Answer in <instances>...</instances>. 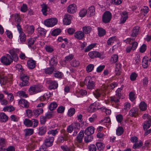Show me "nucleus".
<instances>
[{
    "instance_id": "obj_49",
    "label": "nucleus",
    "mask_w": 151,
    "mask_h": 151,
    "mask_svg": "<svg viewBox=\"0 0 151 151\" xmlns=\"http://www.w3.org/2000/svg\"><path fill=\"white\" fill-rule=\"evenodd\" d=\"M53 75L54 76L57 78H61L62 77V73L58 71H54Z\"/></svg>"
},
{
    "instance_id": "obj_24",
    "label": "nucleus",
    "mask_w": 151,
    "mask_h": 151,
    "mask_svg": "<svg viewBox=\"0 0 151 151\" xmlns=\"http://www.w3.org/2000/svg\"><path fill=\"white\" fill-rule=\"evenodd\" d=\"M82 29L84 34H87L91 32L92 28L89 26H84L83 27Z\"/></svg>"
},
{
    "instance_id": "obj_6",
    "label": "nucleus",
    "mask_w": 151,
    "mask_h": 151,
    "mask_svg": "<svg viewBox=\"0 0 151 151\" xmlns=\"http://www.w3.org/2000/svg\"><path fill=\"white\" fill-rule=\"evenodd\" d=\"M88 55L91 59L97 58L101 59H103L104 58V57L102 54L97 51H92L90 52H89Z\"/></svg>"
},
{
    "instance_id": "obj_35",
    "label": "nucleus",
    "mask_w": 151,
    "mask_h": 151,
    "mask_svg": "<svg viewBox=\"0 0 151 151\" xmlns=\"http://www.w3.org/2000/svg\"><path fill=\"white\" fill-rule=\"evenodd\" d=\"M98 35L99 37H102L104 36L106 34V31L103 29L101 28L98 27Z\"/></svg>"
},
{
    "instance_id": "obj_43",
    "label": "nucleus",
    "mask_w": 151,
    "mask_h": 151,
    "mask_svg": "<svg viewBox=\"0 0 151 151\" xmlns=\"http://www.w3.org/2000/svg\"><path fill=\"white\" fill-rule=\"evenodd\" d=\"M96 146L98 149L100 151L103 150L105 146L104 145L103 143L99 142L96 143Z\"/></svg>"
},
{
    "instance_id": "obj_5",
    "label": "nucleus",
    "mask_w": 151,
    "mask_h": 151,
    "mask_svg": "<svg viewBox=\"0 0 151 151\" xmlns=\"http://www.w3.org/2000/svg\"><path fill=\"white\" fill-rule=\"evenodd\" d=\"M19 50L18 49H13L9 51V53L11 55V56L15 62L18 61L19 58L17 53L19 52Z\"/></svg>"
},
{
    "instance_id": "obj_63",
    "label": "nucleus",
    "mask_w": 151,
    "mask_h": 151,
    "mask_svg": "<svg viewBox=\"0 0 151 151\" xmlns=\"http://www.w3.org/2000/svg\"><path fill=\"white\" fill-rule=\"evenodd\" d=\"M34 27L33 25L30 26L28 27L27 31L30 33H32L34 31Z\"/></svg>"
},
{
    "instance_id": "obj_21",
    "label": "nucleus",
    "mask_w": 151,
    "mask_h": 151,
    "mask_svg": "<svg viewBox=\"0 0 151 151\" xmlns=\"http://www.w3.org/2000/svg\"><path fill=\"white\" fill-rule=\"evenodd\" d=\"M27 64L28 67L30 69H34L35 66V61L32 60H28Z\"/></svg>"
},
{
    "instance_id": "obj_12",
    "label": "nucleus",
    "mask_w": 151,
    "mask_h": 151,
    "mask_svg": "<svg viewBox=\"0 0 151 151\" xmlns=\"http://www.w3.org/2000/svg\"><path fill=\"white\" fill-rule=\"evenodd\" d=\"M19 104L23 108H27L29 106V103L27 101L23 99H21L19 101Z\"/></svg>"
},
{
    "instance_id": "obj_30",
    "label": "nucleus",
    "mask_w": 151,
    "mask_h": 151,
    "mask_svg": "<svg viewBox=\"0 0 151 151\" xmlns=\"http://www.w3.org/2000/svg\"><path fill=\"white\" fill-rule=\"evenodd\" d=\"M61 30L59 28H57L53 30L51 32V34L53 36H56L58 35L61 32Z\"/></svg>"
},
{
    "instance_id": "obj_60",
    "label": "nucleus",
    "mask_w": 151,
    "mask_h": 151,
    "mask_svg": "<svg viewBox=\"0 0 151 151\" xmlns=\"http://www.w3.org/2000/svg\"><path fill=\"white\" fill-rule=\"evenodd\" d=\"M115 39H116L115 37H112L109 38L107 42L108 45H111L112 43H114Z\"/></svg>"
},
{
    "instance_id": "obj_54",
    "label": "nucleus",
    "mask_w": 151,
    "mask_h": 151,
    "mask_svg": "<svg viewBox=\"0 0 151 151\" xmlns=\"http://www.w3.org/2000/svg\"><path fill=\"white\" fill-rule=\"evenodd\" d=\"M73 58V56L72 54H70L68 56H66L65 58V63L69 62Z\"/></svg>"
},
{
    "instance_id": "obj_23",
    "label": "nucleus",
    "mask_w": 151,
    "mask_h": 151,
    "mask_svg": "<svg viewBox=\"0 0 151 151\" xmlns=\"http://www.w3.org/2000/svg\"><path fill=\"white\" fill-rule=\"evenodd\" d=\"M147 105L144 101L141 102L139 105V108L140 110L142 111H146L147 109Z\"/></svg>"
},
{
    "instance_id": "obj_9",
    "label": "nucleus",
    "mask_w": 151,
    "mask_h": 151,
    "mask_svg": "<svg viewBox=\"0 0 151 151\" xmlns=\"http://www.w3.org/2000/svg\"><path fill=\"white\" fill-rule=\"evenodd\" d=\"M84 136V131L81 130L78 134L76 139L77 143L81 144L83 142V139Z\"/></svg>"
},
{
    "instance_id": "obj_2",
    "label": "nucleus",
    "mask_w": 151,
    "mask_h": 151,
    "mask_svg": "<svg viewBox=\"0 0 151 151\" xmlns=\"http://www.w3.org/2000/svg\"><path fill=\"white\" fill-rule=\"evenodd\" d=\"M0 60L3 64L5 65H10L13 60L11 56L9 54H6L2 57Z\"/></svg>"
},
{
    "instance_id": "obj_59",
    "label": "nucleus",
    "mask_w": 151,
    "mask_h": 151,
    "mask_svg": "<svg viewBox=\"0 0 151 151\" xmlns=\"http://www.w3.org/2000/svg\"><path fill=\"white\" fill-rule=\"evenodd\" d=\"M58 129H56L55 130H51L49 131L47 133L49 134H52L53 136H55L56 134L58 133Z\"/></svg>"
},
{
    "instance_id": "obj_32",
    "label": "nucleus",
    "mask_w": 151,
    "mask_h": 151,
    "mask_svg": "<svg viewBox=\"0 0 151 151\" xmlns=\"http://www.w3.org/2000/svg\"><path fill=\"white\" fill-rule=\"evenodd\" d=\"M88 12L90 13V16H93L95 14V8L94 6H91L89 8Z\"/></svg>"
},
{
    "instance_id": "obj_28",
    "label": "nucleus",
    "mask_w": 151,
    "mask_h": 151,
    "mask_svg": "<svg viewBox=\"0 0 151 151\" xmlns=\"http://www.w3.org/2000/svg\"><path fill=\"white\" fill-rule=\"evenodd\" d=\"M54 69V67L51 66L50 67L47 68L45 70V73L46 74L50 75L53 73Z\"/></svg>"
},
{
    "instance_id": "obj_53",
    "label": "nucleus",
    "mask_w": 151,
    "mask_h": 151,
    "mask_svg": "<svg viewBox=\"0 0 151 151\" xmlns=\"http://www.w3.org/2000/svg\"><path fill=\"white\" fill-rule=\"evenodd\" d=\"M100 109L101 111L105 112L107 115H109L111 113V111L110 109H107L104 107L100 108Z\"/></svg>"
},
{
    "instance_id": "obj_56",
    "label": "nucleus",
    "mask_w": 151,
    "mask_h": 151,
    "mask_svg": "<svg viewBox=\"0 0 151 151\" xmlns=\"http://www.w3.org/2000/svg\"><path fill=\"white\" fill-rule=\"evenodd\" d=\"M87 12V10L83 9L81 10L79 12V15L80 17H83L86 14Z\"/></svg>"
},
{
    "instance_id": "obj_11",
    "label": "nucleus",
    "mask_w": 151,
    "mask_h": 151,
    "mask_svg": "<svg viewBox=\"0 0 151 151\" xmlns=\"http://www.w3.org/2000/svg\"><path fill=\"white\" fill-rule=\"evenodd\" d=\"M76 10V6L74 4L70 5L67 8V12L70 14H73L75 12Z\"/></svg>"
},
{
    "instance_id": "obj_52",
    "label": "nucleus",
    "mask_w": 151,
    "mask_h": 151,
    "mask_svg": "<svg viewBox=\"0 0 151 151\" xmlns=\"http://www.w3.org/2000/svg\"><path fill=\"white\" fill-rule=\"evenodd\" d=\"M35 39L34 38H30L27 40L28 46L32 48V45H33L35 41Z\"/></svg>"
},
{
    "instance_id": "obj_3",
    "label": "nucleus",
    "mask_w": 151,
    "mask_h": 151,
    "mask_svg": "<svg viewBox=\"0 0 151 151\" xmlns=\"http://www.w3.org/2000/svg\"><path fill=\"white\" fill-rule=\"evenodd\" d=\"M112 18V14L111 13L108 11L105 12L102 15V20L105 23L109 22Z\"/></svg>"
},
{
    "instance_id": "obj_36",
    "label": "nucleus",
    "mask_w": 151,
    "mask_h": 151,
    "mask_svg": "<svg viewBox=\"0 0 151 151\" xmlns=\"http://www.w3.org/2000/svg\"><path fill=\"white\" fill-rule=\"evenodd\" d=\"M24 132L25 136H27L32 134L33 133L34 130L32 129H27L25 130Z\"/></svg>"
},
{
    "instance_id": "obj_4",
    "label": "nucleus",
    "mask_w": 151,
    "mask_h": 151,
    "mask_svg": "<svg viewBox=\"0 0 151 151\" xmlns=\"http://www.w3.org/2000/svg\"><path fill=\"white\" fill-rule=\"evenodd\" d=\"M45 25L47 27H52L56 24L58 20L56 18H53L47 19L44 21Z\"/></svg>"
},
{
    "instance_id": "obj_50",
    "label": "nucleus",
    "mask_w": 151,
    "mask_h": 151,
    "mask_svg": "<svg viewBox=\"0 0 151 151\" xmlns=\"http://www.w3.org/2000/svg\"><path fill=\"white\" fill-rule=\"evenodd\" d=\"M96 45V43H93L89 45L84 50L85 52H87L89 51L92 48H93Z\"/></svg>"
},
{
    "instance_id": "obj_29",
    "label": "nucleus",
    "mask_w": 151,
    "mask_h": 151,
    "mask_svg": "<svg viewBox=\"0 0 151 151\" xmlns=\"http://www.w3.org/2000/svg\"><path fill=\"white\" fill-rule=\"evenodd\" d=\"M46 131V127L45 126H43L39 128V132L38 133L40 135H42L45 133Z\"/></svg>"
},
{
    "instance_id": "obj_40",
    "label": "nucleus",
    "mask_w": 151,
    "mask_h": 151,
    "mask_svg": "<svg viewBox=\"0 0 151 151\" xmlns=\"http://www.w3.org/2000/svg\"><path fill=\"white\" fill-rule=\"evenodd\" d=\"M58 106L57 104L55 102L51 103L49 106V108L50 111H52L56 108Z\"/></svg>"
},
{
    "instance_id": "obj_39",
    "label": "nucleus",
    "mask_w": 151,
    "mask_h": 151,
    "mask_svg": "<svg viewBox=\"0 0 151 151\" xmlns=\"http://www.w3.org/2000/svg\"><path fill=\"white\" fill-rule=\"evenodd\" d=\"M50 65L52 67L56 65L57 63V60L56 58H52L49 61Z\"/></svg>"
},
{
    "instance_id": "obj_27",
    "label": "nucleus",
    "mask_w": 151,
    "mask_h": 151,
    "mask_svg": "<svg viewBox=\"0 0 151 151\" xmlns=\"http://www.w3.org/2000/svg\"><path fill=\"white\" fill-rule=\"evenodd\" d=\"M86 135L84 138L85 142L87 143L91 142L93 139V136L92 135Z\"/></svg>"
},
{
    "instance_id": "obj_16",
    "label": "nucleus",
    "mask_w": 151,
    "mask_h": 151,
    "mask_svg": "<svg viewBox=\"0 0 151 151\" xmlns=\"http://www.w3.org/2000/svg\"><path fill=\"white\" fill-rule=\"evenodd\" d=\"M151 125V116H149L148 120H146L143 124V128L144 130H147L149 128Z\"/></svg>"
},
{
    "instance_id": "obj_31",
    "label": "nucleus",
    "mask_w": 151,
    "mask_h": 151,
    "mask_svg": "<svg viewBox=\"0 0 151 151\" xmlns=\"http://www.w3.org/2000/svg\"><path fill=\"white\" fill-rule=\"evenodd\" d=\"M102 92L101 90L97 89L93 92V93L95 97L98 98L100 96Z\"/></svg>"
},
{
    "instance_id": "obj_34",
    "label": "nucleus",
    "mask_w": 151,
    "mask_h": 151,
    "mask_svg": "<svg viewBox=\"0 0 151 151\" xmlns=\"http://www.w3.org/2000/svg\"><path fill=\"white\" fill-rule=\"evenodd\" d=\"M37 31L40 35L43 36L46 34L47 32L46 29L41 27H38L37 29Z\"/></svg>"
},
{
    "instance_id": "obj_61",
    "label": "nucleus",
    "mask_w": 151,
    "mask_h": 151,
    "mask_svg": "<svg viewBox=\"0 0 151 151\" xmlns=\"http://www.w3.org/2000/svg\"><path fill=\"white\" fill-rule=\"evenodd\" d=\"M137 76V74L135 73H133L130 76V78L132 81L135 80Z\"/></svg>"
},
{
    "instance_id": "obj_48",
    "label": "nucleus",
    "mask_w": 151,
    "mask_h": 151,
    "mask_svg": "<svg viewBox=\"0 0 151 151\" xmlns=\"http://www.w3.org/2000/svg\"><path fill=\"white\" fill-rule=\"evenodd\" d=\"M143 145V143L142 142L140 141L139 143H135L133 145V148L134 149H135L137 148H138L140 147H141Z\"/></svg>"
},
{
    "instance_id": "obj_33",
    "label": "nucleus",
    "mask_w": 151,
    "mask_h": 151,
    "mask_svg": "<svg viewBox=\"0 0 151 151\" xmlns=\"http://www.w3.org/2000/svg\"><path fill=\"white\" fill-rule=\"evenodd\" d=\"M17 95L20 97L24 98H27L28 96L27 94H26L25 92L23 91H18L17 93Z\"/></svg>"
},
{
    "instance_id": "obj_41",
    "label": "nucleus",
    "mask_w": 151,
    "mask_h": 151,
    "mask_svg": "<svg viewBox=\"0 0 151 151\" xmlns=\"http://www.w3.org/2000/svg\"><path fill=\"white\" fill-rule=\"evenodd\" d=\"M73 129L78 130L80 128V124L78 122H75L72 123L71 124Z\"/></svg>"
},
{
    "instance_id": "obj_7",
    "label": "nucleus",
    "mask_w": 151,
    "mask_h": 151,
    "mask_svg": "<svg viewBox=\"0 0 151 151\" xmlns=\"http://www.w3.org/2000/svg\"><path fill=\"white\" fill-rule=\"evenodd\" d=\"M54 137L50 136H48L46 137L44 140V144L47 147L52 146L54 141Z\"/></svg>"
},
{
    "instance_id": "obj_58",
    "label": "nucleus",
    "mask_w": 151,
    "mask_h": 151,
    "mask_svg": "<svg viewBox=\"0 0 151 151\" xmlns=\"http://www.w3.org/2000/svg\"><path fill=\"white\" fill-rule=\"evenodd\" d=\"M29 80H22V82L20 83L19 85L21 87L28 85L29 84Z\"/></svg>"
},
{
    "instance_id": "obj_55",
    "label": "nucleus",
    "mask_w": 151,
    "mask_h": 151,
    "mask_svg": "<svg viewBox=\"0 0 151 151\" xmlns=\"http://www.w3.org/2000/svg\"><path fill=\"white\" fill-rule=\"evenodd\" d=\"M16 69L18 70L19 71L22 72V73L24 72V69L22 68V65L19 64H17L15 66Z\"/></svg>"
},
{
    "instance_id": "obj_57",
    "label": "nucleus",
    "mask_w": 151,
    "mask_h": 151,
    "mask_svg": "<svg viewBox=\"0 0 151 151\" xmlns=\"http://www.w3.org/2000/svg\"><path fill=\"white\" fill-rule=\"evenodd\" d=\"M94 68V65L92 64H90L88 65L86 68V71L88 72H91L93 69Z\"/></svg>"
},
{
    "instance_id": "obj_10",
    "label": "nucleus",
    "mask_w": 151,
    "mask_h": 151,
    "mask_svg": "<svg viewBox=\"0 0 151 151\" xmlns=\"http://www.w3.org/2000/svg\"><path fill=\"white\" fill-rule=\"evenodd\" d=\"M129 116L135 117L138 116V110L137 108H133L130 109L129 112Z\"/></svg>"
},
{
    "instance_id": "obj_8",
    "label": "nucleus",
    "mask_w": 151,
    "mask_h": 151,
    "mask_svg": "<svg viewBox=\"0 0 151 151\" xmlns=\"http://www.w3.org/2000/svg\"><path fill=\"white\" fill-rule=\"evenodd\" d=\"M99 104L97 102H96L91 104L88 108V111L92 113L95 111L99 109Z\"/></svg>"
},
{
    "instance_id": "obj_13",
    "label": "nucleus",
    "mask_w": 151,
    "mask_h": 151,
    "mask_svg": "<svg viewBox=\"0 0 151 151\" xmlns=\"http://www.w3.org/2000/svg\"><path fill=\"white\" fill-rule=\"evenodd\" d=\"M71 15L68 14H66L64 16L63 21L64 24L65 25H69L71 23Z\"/></svg>"
},
{
    "instance_id": "obj_26",
    "label": "nucleus",
    "mask_w": 151,
    "mask_h": 151,
    "mask_svg": "<svg viewBox=\"0 0 151 151\" xmlns=\"http://www.w3.org/2000/svg\"><path fill=\"white\" fill-rule=\"evenodd\" d=\"M19 40L22 43L24 42L26 40V36L24 32L19 33Z\"/></svg>"
},
{
    "instance_id": "obj_44",
    "label": "nucleus",
    "mask_w": 151,
    "mask_h": 151,
    "mask_svg": "<svg viewBox=\"0 0 151 151\" xmlns=\"http://www.w3.org/2000/svg\"><path fill=\"white\" fill-rule=\"evenodd\" d=\"M75 109L73 108H71L68 111V114L69 116H71L75 113Z\"/></svg>"
},
{
    "instance_id": "obj_42",
    "label": "nucleus",
    "mask_w": 151,
    "mask_h": 151,
    "mask_svg": "<svg viewBox=\"0 0 151 151\" xmlns=\"http://www.w3.org/2000/svg\"><path fill=\"white\" fill-rule=\"evenodd\" d=\"M24 125L27 127L32 126V120H31L26 119H25L24 122Z\"/></svg>"
},
{
    "instance_id": "obj_62",
    "label": "nucleus",
    "mask_w": 151,
    "mask_h": 151,
    "mask_svg": "<svg viewBox=\"0 0 151 151\" xmlns=\"http://www.w3.org/2000/svg\"><path fill=\"white\" fill-rule=\"evenodd\" d=\"M47 7L46 5H45L42 6V11L43 13V14L45 16L47 15L46 12L47 11Z\"/></svg>"
},
{
    "instance_id": "obj_51",
    "label": "nucleus",
    "mask_w": 151,
    "mask_h": 151,
    "mask_svg": "<svg viewBox=\"0 0 151 151\" xmlns=\"http://www.w3.org/2000/svg\"><path fill=\"white\" fill-rule=\"evenodd\" d=\"M80 64L79 61L76 60H73L70 63L71 66L74 67H76L78 66Z\"/></svg>"
},
{
    "instance_id": "obj_20",
    "label": "nucleus",
    "mask_w": 151,
    "mask_h": 151,
    "mask_svg": "<svg viewBox=\"0 0 151 151\" xmlns=\"http://www.w3.org/2000/svg\"><path fill=\"white\" fill-rule=\"evenodd\" d=\"M121 65L119 63L116 64L115 73L116 75L119 76L120 75L121 73Z\"/></svg>"
},
{
    "instance_id": "obj_19",
    "label": "nucleus",
    "mask_w": 151,
    "mask_h": 151,
    "mask_svg": "<svg viewBox=\"0 0 151 151\" xmlns=\"http://www.w3.org/2000/svg\"><path fill=\"white\" fill-rule=\"evenodd\" d=\"M139 28V27L137 26L134 27L132 31L131 36L133 37H136L138 34Z\"/></svg>"
},
{
    "instance_id": "obj_25",
    "label": "nucleus",
    "mask_w": 151,
    "mask_h": 151,
    "mask_svg": "<svg viewBox=\"0 0 151 151\" xmlns=\"http://www.w3.org/2000/svg\"><path fill=\"white\" fill-rule=\"evenodd\" d=\"M34 114L36 117L38 116L39 115L43 112V109L41 108H37V109H35L34 111Z\"/></svg>"
},
{
    "instance_id": "obj_47",
    "label": "nucleus",
    "mask_w": 151,
    "mask_h": 151,
    "mask_svg": "<svg viewBox=\"0 0 151 151\" xmlns=\"http://www.w3.org/2000/svg\"><path fill=\"white\" fill-rule=\"evenodd\" d=\"M35 93L39 92L43 90L42 86L41 85H35Z\"/></svg>"
},
{
    "instance_id": "obj_15",
    "label": "nucleus",
    "mask_w": 151,
    "mask_h": 151,
    "mask_svg": "<svg viewBox=\"0 0 151 151\" xmlns=\"http://www.w3.org/2000/svg\"><path fill=\"white\" fill-rule=\"evenodd\" d=\"M48 83L50 84L49 88L50 90L55 89L58 87V84L55 81H52L50 80L48 81Z\"/></svg>"
},
{
    "instance_id": "obj_46",
    "label": "nucleus",
    "mask_w": 151,
    "mask_h": 151,
    "mask_svg": "<svg viewBox=\"0 0 151 151\" xmlns=\"http://www.w3.org/2000/svg\"><path fill=\"white\" fill-rule=\"evenodd\" d=\"M7 80L8 78L6 76L0 78V83L1 85H4L7 83Z\"/></svg>"
},
{
    "instance_id": "obj_37",
    "label": "nucleus",
    "mask_w": 151,
    "mask_h": 151,
    "mask_svg": "<svg viewBox=\"0 0 151 151\" xmlns=\"http://www.w3.org/2000/svg\"><path fill=\"white\" fill-rule=\"evenodd\" d=\"M142 65L143 68H146L148 67V60L145 58V57H144L142 59Z\"/></svg>"
},
{
    "instance_id": "obj_38",
    "label": "nucleus",
    "mask_w": 151,
    "mask_h": 151,
    "mask_svg": "<svg viewBox=\"0 0 151 151\" xmlns=\"http://www.w3.org/2000/svg\"><path fill=\"white\" fill-rule=\"evenodd\" d=\"M15 108L12 106H6L3 109V110L6 111L11 112L14 111Z\"/></svg>"
},
{
    "instance_id": "obj_22",
    "label": "nucleus",
    "mask_w": 151,
    "mask_h": 151,
    "mask_svg": "<svg viewBox=\"0 0 151 151\" xmlns=\"http://www.w3.org/2000/svg\"><path fill=\"white\" fill-rule=\"evenodd\" d=\"M122 14L120 23L121 24L124 23L128 18L127 13L126 12H123Z\"/></svg>"
},
{
    "instance_id": "obj_18",
    "label": "nucleus",
    "mask_w": 151,
    "mask_h": 151,
    "mask_svg": "<svg viewBox=\"0 0 151 151\" xmlns=\"http://www.w3.org/2000/svg\"><path fill=\"white\" fill-rule=\"evenodd\" d=\"M8 119V116L3 112H0V122H6Z\"/></svg>"
},
{
    "instance_id": "obj_45",
    "label": "nucleus",
    "mask_w": 151,
    "mask_h": 151,
    "mask_svg": "<svg viewBox=\"0 0 151 151\" xmlns=\"http://www.w3.org/2000/svg\"><path fill=\"white\" fill-rule=\"evenodd\" d=\"M123 129L122 127H119L116 130V134L118 136H120L123 133Z\"/></svg>"
},
{
    "instance_id": "obj_17",
    "label": "nucleus",
    "mask_w": 151,
    "mask_h": 151,
    "mask_svg": "<svg viewBox=\"0 0 151 151\" xmlns=\"http://www.w3.org/2000/svg\"><path fill=\"white\" fill-rule=\"evenodd\" d=\"M74 36L77 39L81 40L84 37V34L82 31H78L75 33Z\"/></svg>"
},
{
    "instance_id": "obj_1",
    "label": "nucleus",
    "mask_w": 151,
    "mask_h": 151,
    "mask_svg": "<svg viewBox=\"0 0 151 151\" xmlns=\"http://www.w3.org/2000/svg\"><path fill=\"white\" fill-rule=\"evenodd\" d=\"M84 83L86 84L88 89L92 90L94 88L95 84L91 76H88L85 78L84 80Z\"/></svg>"
},
{
    "instance_id": "obj_64",
    "label": "nucleus",
    "mask_w": 151,
    "mask_h": 151,
    "mask_svg": "<svg viewBox=\"0 0 151 151\" xmlns=\"http://www.w3.org/2000/svg\"><path fill=\"white\" fill-rule=\"evenodd\" d=\"M88 148L90 151H96V146L93 144L89 145Z\"/></svg>"
},
{
    "instance_id": "obj_14",
    "label": "nucleus",
    "mask_w": 151,
    "mask_h": 151,
    "mask_svg": "<svg viewBox=\"0 0 151 151\" xmlns=\"http://www.w3.org/2000/svg\"><path fill=\"white\" fill-rule=\"evenodd\" d=\"M95 129L92 126L89 127L87 128L84 131L85 135H91L94 132Z\"/></svg>"
}]
</instances>
